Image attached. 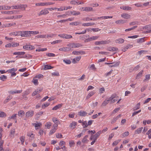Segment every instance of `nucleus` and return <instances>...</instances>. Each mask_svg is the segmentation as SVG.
<instances>
[{
  "mask_svg": "<svg viewBox=\"0 0 151 151\" xmlns=\"http://www.w3.org/2000/svg\"><path fill=\"white\" fill-rule=\"evenodd\" d=\"M72 38V36L70 35L64 34L63 38L65 39H70Z\"/></svg>",
  "mask_w": 151,
  "mask_h": 151,
  "instance_id": "obj_43",
  "label": "nucleus"
},
{
  "mask_svg": "<svg viewBox=\"0 0 151 151\" xmlns=\"http://www.w3.org/2000/svg\"><path fill=\"white\" fill-rule=\"evenodd\" d=\"M109 103V100L106 99L102 103L101 105L102 106H105Z\"/></svg>",
  "mask_w": 151,
  "mask_h": 151,
  "instance_id": "obj_57",
  "label": "nucleus"
},
{
  "mask_svg": "<svg viewBox=\"0 0 151 151\" xmlns=\"http://www.w3.org/2000/svg\"><path fill=\"white\" fill-rule=\"evenodd\" d=\"M52 125V124L51 122H47L45 125V126L47 128V129H50L51 126Z\"/></svg>",
  "mask_w": 151,
  "mask_h": 151,
  "instance_id": "obj_49",
  "label": "nucleus"
},
{
  "mask_svg": "<svg viewBox=\"0 0 151 151\" xmlns=\"http://www.w3.org/2000/svg\"><path fill=\"white\" fill-rule=\"evenodd\" d=\"M124 39L120 38L116 40L115 42L116 43L119 44H122L124 42Z\"/></svg>",
  "mask_w": 151,
  "mask_h": 151,
  "instance_id": "obj_21",
  "label": "nucleus"
},
{
  "mask_svg": "<svg viewBox=\"0 0 151 151\" xmlns=\"http://www.w3.org/2000/svg\"><path fill=\"white\" fill-rule=\"evenodd\" d=\"M50 8L44 9L42 10L40 12L38 13L39 16H41L42 15H45L49 13V12L48 9L49 10Z\"/></svg>",
  "mask_w": 151,
  "mask_h": 151,
  "instance_id": "obj_5",
  "label": "nucleus"
},
{
  "mask_svg": "<svg viewBox=\"0 0 151 151\" xmlns=\"http://www.w3.org/2000/svg\"><path fill=\"white\" fill-rule=\"evenodd\" d=\"M29 34L30 36V34L33 35H37L39 33L38 31H29Z\"/></svg>",
  "mask_w": 151,
  "mask_h": 151,
  "instance_id": "obj_48",
  "label": "nucleus"
},
{
  "mask_svg": "<svg viewBox=\"0 0 151 151\" xmlns=\"http://www.w3.org/2000/svg\"><path fill=\"white\" fill-rule=\"evenodd\" d=\"M62 104H58L55 106L54 107H53L52 109V110H57L60 108L61 107H62Z\"/></svg>",
  "mask_w": 151,
  "mask_h": 151,
  "instance_id": "obj_25",
  "label": "nucleus"
},
{
  "mask_svg": "<svg viewBox=\"0 0 151 151\" xmlns=\"http://www.w3.org/2000/svg\"><path fill=\"white\" fill-rule=\"evenodd\" d=\"M42 91V90H41L39 88L37 89L33 92L32 93V96H34L36 95V94L39 93L40 92Z\"/></svg>",
  "mask_w": 151,
  "mask_h": 151,
  "instance_id": "obj_17",
  "label": "nucleus"
},
{
  "mask_svg": "<svg viewBox=\"0 0 151 151\" xmlns=\"http://www.w3.org/2000/svg\"><path fill=\"white\" fill-rule=\"evenodd\" d=\"M99 37V36H93L88 38L85 40V42H88L97 40Z\"/></svg>",
  "mask_w": 151,
  "mask_h": 151,
  "instance_id": "obj_6",
  "label": "nucleus"
},
{
  "mask_svg": "<svg viewBox=\"0 0 151 151\" xmlns=\"http://www.w3.org/2000/svg\"><path fill=\"white\" fill-rule=\"evenodd\" d=\"M81 24V22H76L70 23L69 24L71 25L77 26Z\"/></svg>",
  "mask_w": 151,
  "mask_h": 151,
  "instance_id": "obj_29",
  "label": "nucleus"
},
{
  "mask_svg": "<svg viewBox=\"0 0 151 151\" xmlns=\"http://www.w3.org/2000/svg\"><path fill=\"white\" fill-rule=\"evenodd\" d=\"M145 79L143 80V81L145 82V81H149L150 79V74L146 75L145 76Z\"/></svg>",
  "mask_w": 151,
  "mask_h": 151,
  "instance_id": "obj_44",
  "label": "nucleus"
},
{
  "mask_svg": "<svg viewBox=\"0 0 151 151\" xmlns=\"http://www.w3.org/2000/svg\"><path fill=\"white\" fill-rule=\"evenodd\" d=\"M18 36L20 35L22 37H28L30 36L29 31H19Z\"/></svg>",
  "mask_w": 151,
  "mask_h": 151,
  "instance_id": "obj_4",
  "label": "nucleus"
},
{
  "mask_svg": "<svg viewBox=\"0 0 151 151\" xmlns=\"http://www.w3.org/2000/svg\"><path fill=\"white\" fill-rule=\"evenodd\" d=\"M93 10V9L91 7H85V11L86 12H91Z\"/></svg>",
  "mask_w": 151,
  "mask_h": 151,
  "instance_id": "obj_37",
  "label": "nucleus"
},
{
  "mask_svg": "<svg viewBox=\"0 0 151 151\" xmlns=\"http://www.w3.org/2000/svg\"><path fill=\"white\" fill-rule=\"evenodd\" d=\"M145 37H143L138 39L137 41L138 43H142L145 41Z\"/></svg>",
  "mask_w": 151,
  "mask_h": 151,
  "instance_id": "obj_54",
  "label": "nucleus"
},
{
  "mask_svg": "<svg viewBox=\"0 0 151 151\" xmlns=\"http://www.w3.org/2000/svg\"><path fill=\"white\" fill-rule=\"evenodd\" d=\"M53 68V67H52L50 65H46L45 66L44 68L43 69L44 70H46L47 69H51Z\"/></svg>",
  "mask_w": 151,
  "mask_h": 151,
  "instance_id": "obj_41",
  "label": "nucleus"
},
{
  "mask_svg": "<svg viewBox=\"0 0 151 151\" xmlns=\"http://www.w3.org/2000/svg\"><path fill=\"white\" fill-rule=\"evenodd\" d=\"M22 90H14V91H13L12 90L9 91V93L12 94H14L16 93H19L22 92Z\"/></svg>",
  "mask_w": 151,
  "mask_h": 151,
  "instance_id": "obj_9",
  "label": "nucleus"
},
{
  "mask_svg": "<svg viewBox=\"0 0 151 151\" xmlns=\"http://www.w3.org/2000/svg\"><path fill=\"white\" fill-rule=\"evenodd\" d=\"M141 111V110L140 109L138 110V111H134L132 113V116L133 117L135 115L139 113Z\"/></svg>",
  "mask_w": 151,
  "mask_h": 151,
  "instance_id": "obj_62",
  "label": "nucleus"
},
{
  "mask_svg": "<svg viewBox=\"0 0 151 151\" xmlns=\"http://www.w3.org/2000/svg\"><path fill=\"white\" fill-rule=\"evenodd\" d=\"M25 52H14L13 54L14 55H22L24 54Z\"/></svg>",
  "mask_w": 151,
  "mask_h": 151,
  "instance_id": "obj_35",
  "label": "nucleus"
},
{
  "mask_svg": "<svg viewBox=\"0 0 151 151\" xmlns=\"http://www.w3.org/2000/svg\"><path fill=\"white\" fill-rule=\"evenodd\" d=\"M72 7L70 6H68L67 7L64 6L63 7H60V8H50L49 10L50 11H51L52 10H54L55 9H57L58 11H63L64 10H67L68 9H71Z\"/></svg>",
  "mask_w": 151,
  "mask_h": 151,
  "instance_id": "obj_1",
  "label": "nucleus"
},
{
  "mask_svg": "<svg viewBox=\"0 0 151 151\" xmlns=\"http://www.w3.org/2000/svg\"><path fill=\"white\" fill-rule=\"evenodd\" d=\"M52 76H60L59 73L58 72H56L52 73Z\"/></svg>",
  "mask_w": 151,
  "mask_h": 151,
  "instance_id": "obj_50",
  "label": "nucleus"
},
{
  "mask_svg": "<svg viewBox=\"0 0 151 151\" xmlns=\"http://www.w3.org/2000/svg\"><path fill=\"white\" fill-rule=\"evenodd\" d=\"M143 129V127H141L138 128L137 130H135V134H139L140 133Z\"/></svg>",
  "mask_w": 151,
  "mask_h": 151,
  "instance_id": "obj_42",
  "label": "nucleus"
},
{
  "mask_svg": "<svg viewBox=\"0 0 151 151\" xmlns=\"http://www.w3.org/2000/svg\"><path fill=\"white\" fill-rule=\"evenodd\" d=\"M151 130H149L146 133V134L148 135V137L149 139H151Z\"/></svg>",
  "mask_w": 151,
  "mask_h": 151,
  "instance_id": "obj_64",
  "label": "nucleus"
},
{
  "mask_svg": "<svg viewBox=\"0 0 151 151\" xmlns=\"http://www.w3.org/2000/svg\"><path fill=\"white\" fill-rule=\"evenodd\" d=\"M63 62L66 64H70L71 63V60L68 59H63Z\"/></svg>",
  "mask_w": 151,
  "mask_h": 151,
  "instance_id": "obj_39",
  "label": "nucleus"
},
{
  "mask_svg": "<svg viewBox=\"0 0 151 151\" xmlns=\"http://www.w3.org/2000/svg\"><path fill=\"white\" fill-rule=\"evenodd\" d=\"M70 13L71 14L73 15H77L81 14L80 12L78 11H71Z\"/></svg>",
  "mask_w": 151,
  "mask_h": 151,
  "instance_id": "obj_33",
  "label": "nucleus"
},
{
  "mask_svg": "<svg viewBox=\"0 0 151 151\" xmlns=\"http://www.w3.org/2000/svg\"><path fill=\"white\" fill-rule=\"evenodd\" d=\"M140 104L139 103H138L137 105L133 108V111L139 109L140 107Z\"/></svg>",
  "mask_w": 151,
  "mask_h": 151,
  "instance_id": "obj_32",
  "label": "nucleus"
},
{
  "mask_svg": "<svg viewBox=\"0 0 151 151\" xmlns=\"http://www.w3.org/2000/svg\"><path fill=\"white\" fill-rule=\"evenodd\" d=\"M6 116V114L4 112L0 111V117H5Z\"/></svg>",
  "mask_w": 151,
  "mask_h": 151,
  "instance_id": "obj_40",
  "label": "nucleus"
},
{
  "mask_svg": "<svg viewBox=\"0 0 151 151\" xmlns=\"http://www.w3.org/2000/svg\"><path fill=\"white\" fill-rule=\"evenodd\" d=\"M88 136L87 135H86L83 139L82 140V142L83 143H87L88 142V141L87 138H88Z\"/></svg>",
  "mask_w": 151,
  "mask_h": 151,
  "instance_id": "obj_24",
  "label": "nucleus"
},
{
  "mask_svg": "<svg viewBox=\"0 0 151 151\" xmlns=\"http://www.w3.org/2000/svg\"><path fill=\"white\" fill-rule=\"evenodd\" d=\"M95 24L93 22H90V23H83L82 24V26H92L94 25Z\"/></svg>",
  "mask_w": 151,
  "mask_h": 151,
  "instance_id": "obj_28",
  "label": "nucleus"
},
{
  "mask_svg": "<svg viewBox=\"0 0 151 151\" xmlns=\"http://www.w3.org/2000/svg\"><path fill=\"white\" fill-rule=\"evenodd\" d=\"M112 63H113V64H111V65L109 66V67L110 68L113 67H116L119 65L120 62H113Z\"/></svg>",
  "mask_w": 151,
  "mask_h": 151,
  "instance_id": "obj_18",
  "label": "nucleus"
},
{
  "mask_svg": "<svg viewBox=\"0 0 151 151\" xmlns=\"http://www.w3.org/2000/svg\"><path fill=\"white\" fill-rule=\"evenodd\" d=\"M34 114V111L32 110H29L26 113V116L27 118H30L33 116Z\"/></svg>",
  "mask_w": 151,
  "mask_h": 151,
  "instance_id": "obj_7",
  "label": "nucleus"
},
{
  "mask_svg": "<svg viewBox=\"0 0 151 151\" xmlns=\"http://www.w3.org/2000/svg\"><path fill=\"white\" fill-rule=\"evenodd\" d=\"M77 124L76 122L74 121L73 122L70 124L69 127L71 129H73L76 128Z\"/></svg>",
  "mask_w": 151,
  "mask_h": 151,
  "instance_id": "obj_14",
  "label": "nucleus"
},
{
  "mask_svg": "<svg viewBox=\"0 0 151 151\" xmlns=\"http://www.w3.org/2000/svg\"><path fill=\"white\" fill-rule=\"evenodd\" d=\"M120 9L126 10H130L131 8L128 6H122L120 7Z\"/></svg>",
  "mask_w": 151,
  "mask_h": 151,
  "instance_id": "obj_26",
  "label": "nucleus"
},
{
  "mask_svg": "<svg viewBox=\"0 0 151 151\" xmlns=\"http://www.w3.org/2000/svg\"><path fill=\"white\" fill-rule=\"evenodd\" d=\"M11 99L10 96H8L6 98V99H5V100L4 101V104H6L7 102H8L9 100Z\"/></svg>",
  "mask_w": 151,
  "mask_h": 151,
  "instance_id": "obj_63",
  "label": "nucleus"
},
{
  "mask_svg": "<svg viewBox=\"0 0 151 151\" xmlns=\"http://www.w3.org/2000/svg\"><path fill=\"white\" fill-rule=\"evenodd\" d=\"M131 15L129 14L126 13H124L122 14H121V17L122 18L125 19H129L131 17Z\"/></svg>",
  "mask_w": 151,
  "mask_h": 151,
  "instance_id": "obj_8",
  "label": "nucleus"
},
{
  "mask_svg": "<svg viewBox=\"0 0 151 151\" xmlns=\"http://www.w3.org/2000/svg\"><path fill=\"white\" fill-rule=\"evenodd\" d=\"M89 68L93 70H95L96 69L94 65L93 64L89 65Z\"/></svg>",
  "mask_w": 151,
  "mask_h": 151,
  "instance_id": "obj_53",
  "label": "nucleus"
},
{
  "mask_svg": "<svg viewBox=\"0 0 151 151\" xmlns=\"http://www.w3.org/2000/svg\"><path fill=\"white\" fill-rule=\"evenodd\" d=\"M32 125L35 127V129H38V127L41 126V124L40 123H34L32 124Z\"/></svg>",
  "mask_w": 151,
  "mask_h": 151,
  "instance_id": "obj_27",
  "label": "nucleus"
},
{
  "mask_svg": "<svg viewBox=\"0 0 151 151\" xmlns=\"http://www.w3.org/2000/svg\"><path fill=\"white\" fill-rule=\"evenodd\" d=\"M25 114L23 110H20L18 112V116H19L22 117Z\"/></svg>",
  "mask_w": 151,
  "mask_h": 151,
  "instance_id": "obj_38",
  "label": "nucleus"
},
{
  "mask_svg": "<svg viewBox=\"0 0 151 151\" xmlns=\"http://www.w3.org/2000/svg\"><path fill=\"white\" fill-rule=\"evenodd\" d=\"M129 134L128 132H126L122 134V137H125L127 136Z\"/></svg>",
  "mask_w": 151,
  "mask_h": 151,
  "instance_id": "obj_45",
  "label": "nucleus"
},
{
  "mask_svg": "<svg viewBox=\"0 0 151 151\" xmlns=\"http://www.w3.org/2000/svg\"><path fill=\"white\" fill-rule=\"evenodd\" d=\"M27 6L26 5L18 4L15 6H11V8L12 9L24 8V10H25V8Z\"/></svg>",
  "mask_w": 151,
  "mask_h": 151,
  "instance_id": "obj_2",
  "label": "nucleus"
},
{
  "mask_svg": "<svg viewBox=\"0 0 151 151\" xmlns=\"http://www.w3.org/2000/svg\"><path fill=\"white\" fill-rule=\"evenodd\" d=\"M3 10H9L11 8V6L3 5Z\"/></svg>",
  "mask_w": 151,
  "mask_h": 151,
  "instance_id": "obj_56",
  "label": "nucleus"
},
{
  "mask_svg": "<svg viewBox=\"0 0 151 151\" xmlns=\"http://www.w3.org/2000/svg\"><path fill=\"white\" fill-rule=\"evenodd\" d=\"M81 58V56H77L76 58L73 59V60L72 62L73 63H76L77 62L79 61Z\"/></svg>",
  "mask_w": 151,
  "mask_h": 151,
  "instance_id": "obj_15",
  "label": "nucleus"
},
{
  "mask_svg": "<svg viewBox=\"0 0 151 151\" xmlns=\"http://www.w3.org/2000/svg\"><path fill=\"white\" fill-rule=\"evenodd\" d=\"M19 32H11L9 33V35H10L11 36L12 35H14L15 36H18V35Z\"/></svg>",
  "mask_w": 151,
  "mask_h": 151,
  "instance_id": "obj_47",
  "label": "nucleus"
},
{
  "mask_svg": "<svg viewBox=\"0 0 151 151\" xmlns=\"http://www.w3.org/2000/svg\"><path fill=\"white\" fill-rule=\"evenodd\" d=\"M53 122L55 124H59L60 122L56 118H52Z\"/></svg>",
  "mask_w": 151,
  "mask_h": 151,
  "instance_id": "obj_59",
  "label": "nucleus"
},
{
  "mask_svg": "<svg viewBox=\"0 0 151 151\" xmlns=\"http://www.w3.org/2000/svg\"><path fill=\"white\" fill-rule=\"evenodd\" d=\"M87 112L84 111H81L78 113V114L81 116H85L87 115Z\"/></svg>",
  "mask_w": 151,
  "mask_h": 151,
  "instance_id": "obj_12",
  "label": "nucleus"
},
{
  "mask_svg": "<svg viewBox=\"0 0 151 151\" xmlns=\"http://www.w3.org/2000/svg\"><path fill=\"white\" fill-rule=\"evenodd\" d=\"M17 70V69L13 68L11 69H9L8 70H7L6 72H8V73H13L14 72L16 71Z\"/></svg>",
  "mask_w": 151,
  "mask_h": 151,
  "instance_id": "obj_22",
  "label": "nucleus"
},
{
  "mask_svg": "<svg viewBox=\"0 0 151 151\" xmlns=\"http://www.w3.org/2000/svg\"><path fill=\"white\" fill-rule=\"evenodd\" d=\"M106 41H96L95 42L96 45H103L106 43Z\"/></svg>",
  "mask_w": 151,
  "mask_h": 151,
  "instance_id": "obj_23",
  "label": "nucleus"
},
{
  "mask_svg": "<svg viewBox=\"0 0 151 151\" xmlns=\"http://www.w3.org/2000/svg\"><path fill=\"white\" fill-rule=\"evenodd\" d=\"M70 49L68 47H63L62 48H60L59 49V50L61 51H69Z\"/></svg>",
  "mask_w": 151,
  "mask_h": 151,
  "instance_id": "obj_20",
  "label": "nucleus"
},
{
  "mask_svg": "<svg viewBox=\"0 0 151 151\" xmlns=\"http://www.w3.org/2000/svg\"><path fill=\"white\" fill-rule=\"evenodd\" d=\"M15 12V11H3L1 12V13L2 14H14V12Z\"/></svg>",
  "mask_w": 151,
  "mask_h": 151,
  "instance_id": "obj_19",
  "label": "nucleus"
},
{
  "mask_svg": "<svg viewBox=\"0 0 151 151\" xmlns=\"http://www.w3.org/2000/svg\"><path fill=\"white\" fill-rule=\"evenodd\" d=\"M121 116V114L118 115L116 117H114L113 119H112L111 121V123L113 124L115 122L116 120H117L119 118H120Z\"/></svg>",
  "mask_w": 151,
  "mask_h": 151,
  "instance_id": "obj_16",
  "label": "nucleus"
},
{
  "mask_svg": "<svg viewBox=\"0 0 151 151\" xmlns=\"http://www.w3.org/2000/svg\"><path fill=\"white\" fill-rule=\"evenodd\" d=\"M120 109V107L116 108L112 112L111 115H112L113 114H115Z\"/></svg>",
  "mask_w": 151,
  "mask_h": 151,
  "instance_id": "obj_46",
  "label": "nucleus"
},
{
  "mask_svg": "<svg viewBox=\"0 0 151 151\" xmlns=\"http://www.w3.org/2000/svg\"><path fill=\"white\" fill-rule=\"evenodd\" d=\"M25 138V137L23 136H22L20 137V139L22 145L23 144L24 142Z\"/></svg>",
  "mask_w": 151,
  "mask_h": 151,
  "instance_id": "obj_58",
  "label": "nucleus"
},
{
  "mask_svg": "<svg viewBox=\"0 0 151 151\" xmlns=\"http://www.w3.org/2000/svg\"><path fill=\"white\" fill-rule=\"evenodd\" d=\"M143 73V70H142L137 74L136 76V79H138L140 78Z\"/></svg>",
  "mask_w": 151,
  "mask_h": 151,
  "instance_id": "obj_30",
  "label": "nucleus"
},
{
  "mask_svg": "<svg viewBox=\"0 0 151 151\" xmlns=\"http://www.w3.org/2000/svg\"><path fill=\"white\" fill-rule=\"evenodd\" d=\"M23 48L27 50H32L34 49V47L32 45H27L24 46H23Z\"/></svg>",
  "mask_w": 151,
  "mask_h": 151,
  "instance_id": "obj_10",
  "label": "nucleus"
},
{
  "mask_svg": "<svg viewBox=\"0 0 151 151\" xmlns=\"http://www.w3.org/2000/svg\"><path fill=\"white\" fill-rule=\"evenodd\" d=\"M27 135L31 138V140H33L35 138V134L31 132L28 133Z\"/></svg>",
  "mask_w": 151,
  "mask_h": 151,
  "instance_id": "obj_31",
  "label": "nucleus"
},
{
  "mask_svg": "<svg viewBox=\"0 0 151 151\" xmlns=\"http://www.w3.org/2000/svg\"><path fill=\"white\" fill-rule=\"evenodd\" d=\"M126 22V20L123 19H120L117 20L115 21V23L118 24H122L125 23Z\"/></svg>",
  "mask_w": 151,
  "mask_h": 151,
  "instance_id": "obj_13",
  "label": "nucleus"
},
{
  "mask_svg": "<svg viewBox=\"0 0 151 151\" xmlns=\"http://www.w3.org/2000/svg\"><path fill=\"white\" fill-rule=\"evenodd\" d=\"M72 53L75 55H78L79 54H85V52L83 51H74Z\"/></svg>",
  "mask_w": 151,
  "mask_h": 151,
  "instance_id": "obj_11",
  "label": "nucleus"
},
{
  "mask_svg": "<svg viewBox=\"0 0 151 151\" xmlns=\"http://www.w3.org/2000/svg\"><path fill=\"white\" fill-rule=\"evenodd\" d=\"M17 115V114H14L12 116L9 117L8 119H14L15 120Z\"/></svg>",
  "mask_w": 151,
  "mask_h": 151,
  "instance_id": "obj_51",
  "label": "nucleus"
},
{
  "mask_svg": "<svg viewBox=\"0 0 151 151\" xmlns=\"http://www.w3.org/2000/svg\"><path fill=\"white\" fill-rule=\"evenodd\" d=\"M82 125L83 126V128H85L87 127L88 126L87 122L86 121L83 122H82Z\"/></svg>",
  "mask_w": 151,
  "mask_h": 151,
  "instance_id": "obj_52",
  "label": "nucleus"
},
{
  "mask_svg": "<svg viewBox=\"0 0 151 151\" xmlns=\"http://www.w3.org/2000/svg\"><path fill=\"white\" fill-rule=\"evenodd\" d=\"M101 133V132L100 131L96 133L95 135H94V140H96L97 138L100 135Z\"/></svg>",
  "mask_w": 151,
  "mask_h": 151,
  "instance_id": "obj_36",
  "label": "nucleus"
},
{
  "mask_svg": "<svg viewBox=\"0 0 151 151\" xmlns=\"http://www.w3.org/2000/svg\"><path fill=\"white\" fill-rule=\"evenodd\" d=\"M56 129H54L53 128H52L51 130L50 131V132H49V135H51L54 133L56 131Z\"/></svg>",
  "mask_w": 151,
  "mask_h": 151,
  "instance_id": "obj_55",
  "label": "nucleus"
},
{
  "mask_svg": "<svg viewBox=\"0 0 151 151\" xmlns=\"http://www.w3.org/2000/svg\"><path fill=\"white\" fill-rule=\"evenodd\" d=\"M118 49L117 48L114 47H110L108 48V50L111 51H115L118 50Z\"/></svg>",
  "mask_w": 151,
  "mask_h": 151,
  "instance_id": "obj_34",
  "label": "nucleus"
},
{
  "mask_svg": "<svg viewBox=\"0 0 151 151\" xmlns=\"http://www.w3.org/2000/svg\"><path fill=\"white\" fill-rule=\"evenodd\" d=\"M115 98V95H112L111 97H110L109 99H107V100H109V102H110V103L111 102V101H112L113 99Z\"/></svg>",
  "mask_w": 151,
  "mask_h": 151,
  "instance_id": "obj_60",
  "label": "nucleus"
},
{
  "mask_svg": "<svg viewBox=\"0 0 151 151\" xmlns=\"http://www.w3.org/2000/svg\"><path fill=\"white\" fill-rule=\"evenodd\" d=\"M131 45H128L125 48H123L122 50V51L124 52H125L127 49L129 48V47L131 46Z\"/></svg>",
  "mask_w": 151,
  "mask_h": 151,
  "instance_id": "obj_61",
  "label": "nucleus"
},
{
  "mask_svg": "<svg viewBox=\"0 0 151 151\" xmlns=\"http://www.w3.org/2000/svg\"><path fill=\"white\" fill-rule=\"evenodd\" d=\"M67 46L70 47L72 48H76L82 46V45L79 43L73 42L68 44L67 45Z\"/></svg>",
  "mask_w": 151,
  "mask_h": 151,
  "instance_id": "obj_3",
  "label": "nucleus"
}]
</instances>
